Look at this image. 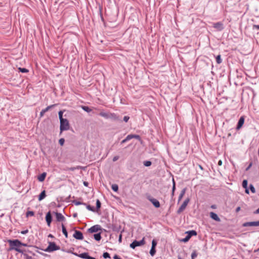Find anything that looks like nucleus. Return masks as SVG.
<instances>
[{
	"instance_id": "obj_14",
	"label": "nucleus",
	"mask_w": 259,
	"mask_h": 259,
	"mask_svg": "<svg viewBox=\"0 0 259 259\" xmlns=\"http://www.w3.org/2000/svg\"><path fill=\"white\" fill-rule=\"evenodd\" d=\"M46 220L48 226H50L51 223L52 221V217L50 211H49L46 216Z\"/></svg>"
},
{
	"instance_id": "obj_13",
	"label": "nucleus",
	"mask_w": 259,
	"mask_h": 259,
	"mask_svg": "<svg viewBox=\"0 0 259 259\" xmlns=\"http://www.w3.org/2000/svg\"><path fill=\"white\" fill-rule=\"evenodd\" d=\"M73 236L75 239L78 240H82L83 238L82 233L80 231L77 230L75 231Z\"/></svg>"
},
{
	"instance_id": "obj_23",
	"label": "nucleus",
	"mask_w": 259,
	"mask_h": 259,
	"mask_svg": "<svg viewBox=\"0 0 259 259\" xmlns=\"http://www.w3.org/2000/svg\"><path fill=\"white\" fill-rule=\"evenodd\" d=\"M61 226H62V232H63V234L65 235L66 238H67L68 237V233H67V231L66 230L65 227L64 226L63 224H62Z\"/></svg>"
},
{
	"instance_id": "obj_62",
	"label": "nucleus",
	"mask_w": 259,
	"mask_h": 259,
	"mask_svg": "<svg viewBox=\"0 0 259 259\" xmlns=\"http://www.w3.org/2000/svg\"><path fill=\"white\" fill-rule=\"evenodd\" d=\"M73 217L75 218V217H76L77 216V214L76 213H74V214H73Z\"/></svg>"
},
{
	"instance_id": "obj_58",
	"label": "nucleus",
	"mask_w": 259,
	"mask_h": 259,
	"mask_svg": "<svg viewBox=\"0 0 259 259\" xmlns=\"http://www.w3.org/2000/svg\"><path fill=\"white\" fill-rule=\"evenodd\" d=\"M127 141V140H125V138L124 140H123L121 142V144H123V143H124L126 142Z\"/></svg>"
},
{
	"instance_id": "obj_17",
	"label": "nucleus",
	"mask_w": 259,
	"mask_h": 259,
	"mask_svg": "<svg viewBox=\"0 0 259 259\" xmlns=\"http://www.w3.org/2000/svg\"><path fill=\"white\" fill-rule=\"evenodd\" d=\"M186 234H187V236L191 238L193 236H196L197 233V232L195 230H191L186 232Z\"/></svg>"
},
{
	"instance_id": "obj_38",
	"label": "nucleus",
	"mask_w": 259,
	"mask_h": 259,
	"mask_svg": "<svg viewBox=\"0 0 259 259\" xmlns=\"http://www.w3.org/2000/svg\"><path fill=\"white\" fill-rule=\"evenodd\" d=\"M152 164V162L150 161H145L144 162V165L145 166H150Z\"/></svg>"
},
{
	"instance_id": "obj_56",
	"label": "nucleus",
	"mask_w": 259,
	"mask_h": 259,
	"mask_svg": "<svg viewBox=\"0 0 259 259\" xmlns=\"http://www.w3.org/2000/svg\"><path fill=\"white\" fill-rule=\"evenodd\" d=\"M27 246V244H26V243H24L21 242V244H20V246Z\"/></svg>"
},
{
	"instance_id": "obj_4",
	"label": "nucleus",
	"mask_w": 259,
	"mask_h": 259,
	"mask_svg": "<svg viewBox=\"0 0 259 259\" xmlns=\"http://www.w3.org/2000/svg\"><path fill=\"white\" fill-rule=\"evenodd\" d=\"M145 243V238H143L140 241H137L135 240L131 244L130 247L133 248L135 249L137 246H140L141 245H144Z\"/></svg>"
},
{
	"instance_id": "obj_8",
	"label": "nucleus",
	"mask_w": 259,
	"mask_h": 259,
	"mask_svg": "<svg viewBox=\"0 0 259 259\" xmlns=\"http://www.w3.org/2000/svg\"><path fill=\"white\" fill-rule=\"evenodd\" d=\"M55 214L57 222H64L65 221V218L60 212H53Z\"/></svg>"
},
{
	"instance_id": "obj_61",
	"label": "nucleus",
	"mask_w": 259,
	"mask_h": 259,
	"mask_svg": "<svg viewBox=\"0 0 259 259\" xmlns=\"http://www.w3.org/2000/svg\"><path fill=\"white\" fill-rule=\"evenodd\" d=\"M49 237H52V238H53V236L52 234H50V235H49Z\"/></svg>"
},
{
	"instance_id": "obj_10",
	"label": "nucleus",
	"mask_w": 259,
	"mask_h": 259,
	"mask_svg": "<svg viewBox=\"0 0 259 259\" xmlns=\"http://www.w3.org/2000/svg\"><path fill=\"white\" fill-rule=\"evenodd\" d=\"M213 27L218 31H221L224 29V24L221 22L214 23L213 24Z\"/></svg>"
},
{
	"instance_id": "obj_47",
	"label": "nucleus",
	"mask_w": 259,
	"mask_h": 259,
	"mask_svg": "<svg viewBox=\"0 0 259 259\" xmlns=\"http://www.w3.org/2000/svg\"><path fill=\"white\" fill-rule=\"evenodd\" d=\"M252 28L253 29H259V25H253L252 26Z\"/></svg>"
},
{
	"instance_id": "obj_12",
	"label": "nucleus",
	"mask_w": 259,
	"mask_h": 259,
	"mask_svg": "<svg viewBox=\"0 0 259 259\" xmlns=\"http://www.w3.org/2000/svg\"><path fill=\"white\" fill-rule=\"evenodd\" d=\"M57 105V104H53L50 106H48L47 107H46L45 109H42L41 112H40V117H42L44 116L45 113L51 109H52L54 107H55Z\"/></svg>"
},
{
	"instance_id": "obj_46",
	"label": "nucleus",
	"mask_w": 259,
	"mask_h": 259,
	"mask_svg": "<svg viewBox=\"0 0 259 259\" xmlns=\"http://www.w3.org/2000/svg\"><path fill=\"white\" fill-rule=\"evenodd\" d=\"M133 138H135V139H138V140H140V137L139 135H133Z\"/></svg>"
},
{
	"instance_id": "obj_25",
	"label": "nucleus",
	"mask_w": 259,
	"mask_h": 259,
	"mask_svg": "<svg viewBox=\"0 0 259 259\" xmlns=\"http://www.w3.org/2000/svg\"><path fill=\"white\" fill-rule=\"evenodd\" d=\"M109 113H106V112H101L100 113H99V115L102 116V117H103L106 119H108V117H109Z\"/></svg>"
},
{
	"instance_id": "obj_42",
	"label": "nucleus",
	"mask_w": 259,
	"mask_h": 259,
	"mask_svg": "<svg viewBox=\"0 0 259 259\" xmlns=\"http://www.w3.org/2000/svg\"><path fill=\"white\" fill-rule=\"evenodd\" d=\"M65 140L63 138H61L59 140V143L61 146H63L64 144Z\"/></svg>"
},
{
	"instance_id": "obj_32",
	"label": "nucleus",
	"mask_w": 259,
	"mask_h": 259,
	"mask_svg": "<svg viewBox=\"0 0 259 259\" xmlns=\"http://www.w3.org/2000/svg\"><path fill=\"white\" fill-rule=\"evenodd\" d=\"M86 205L87 208L88 210H91L93 212L95 211V209L94 207L91 206L90 205Z\"/></svg>"
},
{
	"instance_id": "obj_44",
	"label": "nucleus",
	"mask_w": 259,
	"mask_h": 259,
	"mask_svg": "<svg viewBox=\"0 0 259 259\" xmlns=\"http://www.w3.org/2000/svg\"><path fill=\"white\" fill-rule=\"evenodd\" d=\"M133 138V135H128L126 138L125 140H127V141L131 140Z\"/></svg>"
},
{
	"instance_id": "obj_26",
	"label": "nucleus",
	"mask_w": 259,
	"mask_h": 259,
	"mask_svg": "<svg viewBox=\"0 0 259 259\" xmlns=\"http://www.w3.org/2000/svg\"><path fill=\"white\" fill-rule=\"evenodd\" d=\"M101 206V203L99 199H97L96 201V209L97 211H98Z\"/></svg>"
},
{
	"instance_id": "obj_9",
	"label": "nucleus",
	"mask_w": 259,
	"mask_h": 259,
	"mask_svg": "<svg viewBox=\"0 0 259 259\" xmlns=\"http://www.w3.org/2000/svg\"><path fill=\"white\" fill-rule=\"evenodd\" d=\"M148 199L153 204V205L155 207L158 208L160 207V203L157 199L150 196L148 197Z\"/></svg>"
},
{
	"instance_id": "obj_52",
	"label": "nucleus",
	"mask_w": 259,
	"mask_h": 259,
	"mask_svg": "<svg viewBox=\"0 0 259 259\" xmlns=\"http://www.w3.org/2000/svg\"><path fill=\"white\" fill-rule=\"evenodd\" d=\"M240 209H241L240 207H239V206L237 207L236 208V212H239V211L240 210Z\"/></svg>"
},
{
	"instance_id": "obj_51",
	"label": "nucleus",
	"mask_w": 259,
	"mask_h": 259,
	"mask_svg": "<svg viewBox=\"0 0 259 259\" xmlns=\"http://www.w3.org/2000/svg\"><path fill=\"white\" fill-rule=\"evenodd\" d=\"M114 259H121L120 257H119L117 254H115L114 257Z\"/></svg>"
},
{
	"instance_id": "obj_54",
	"label": "nucleus",
	"mask_w": 259,
	"mask_h": 259,
	"mask_svg": "<svg viewBox=\"0 0 259 259\" xmlns=\"http://www.w3.org/2000/svg\"><path fill=\"white\" fill-rule=\"evenodd\" d=\"M222 161L221 160H220L218 162V165L221 166L222 165Z\"/></svg>"
},
{
	"instance_id": "obj_28",
	"label": "nucleus",
	"mask_w": 259,
	"mask_h": 259,
	"mask_svg": "<svg viewBox=\"0 0 259 259\" xmlns=\"http://www.w3.org/2000/svg\"><path fill=\"white\" fill-rule=\"evenodd\" d=\"M216 61L218 64H221L222 62L221 55H219L216 57Z\"/></svg>"
},
{
	"instance_id": "obj_43",
	"label": "nucleus",
	"mask_w": 259,
	"mask_h": 259,
	"mask_svg": "<svg viewBox=\"0 0 259 259\" xmlns=\"http://www.w3.org/2000/svg\"><path fill=\"white\" fill-rule=\"evenodd\" d=\"M157 245V242L155 240L153 239L152 241V246L151 247L155 248Z\"/></svg>"
},
{
	"instance_id": "obj_39",
	"label": "nucleus",
	"mask_w": 259,
	"mask_h": 259,
	"mask_svg": "<svg viewBox=\"0 0 259 259\" xmlns=\"http://www.w3.org/2000/svg\"><path fill=\"white\" fill-rule=\"evenodd\" d=\"M249 189L252 193H254L255 192V189L254 186H253V185L250 184L249 185Z\"/></svg>"
},
{
	"instance_id": "obj_3",
	"label": "nucleus",
	"mask_w": 259,
	"mask_h": 259,
	"mask_svg": "<svg viewBox=\"0 0 259 259\" xmlns=\"http://www.w3.org/2000/svg\"><path fill=\"white\" fill-rule=\"evenodd\" d=\"M59 249L60 247L57 246L55 242H49L48 246L45 249H44V250L50 252L59 250Z\"/></svg>"
},
{
	"instance_id": "obj_5",
	"label": "nucleus",
	"mask_w": 259,
	"mask_h": 259,
	"mask_svg": "<svg viewBox=\"0 0 259 259\" xmlns=\"http://www.w3.org/2000/svg\"><path fill=\"white\" fill-rule=\"evenodd\" d=\"M190 201V199L189 198H187L182 203V204L181 205V206L179 208V209L177 210V213L180 214L182 211H183L186 206H187L188 203Z\"/></svg>"
},
{
	"instance_id": "obj_11",
	"label": "nucleus",
	"mask_w": 259,
	"mask_h": 259,
	"mask_svg": "<svg viewBox=\"0 0 259 259\" xmlns=\"http://www.w3.org/2000/svg\"><path fill=\"white\" fill-rule=\"evenodd\" d=\"M108 119H111L114 121H121V118L114 113H109Z\"/></svg>"
},
{
	"instance_id": "obj_21",
	"label": "nucleus",
	"mask_w": 259,
	"mask_h": 259,
	"mask_svg": "<svg viewBox=\"0 0 259 259\" xmlns=\"http://www.w3.org/2000/svg\"><path fill=\"white\" fill-rule=\"evenodd\" d=\"M186 191V188H184L181 192V193L179 195L178 201H180L182 198L183 197L184 195H185Z\"/></svg>"
},
{
	"instance_id": "obj_41",
	"label": "nucleus",
	"mask_w": 259,
	"mask_h": 259,
	"mask_svg": "<svg viewBox=\"0 0 259 259\" xmlns=\"http://www.w3.org/2000/svg\"><path fill=\"white\" fill-rule=\"evenodd\" d=\"M82 109L88 112H90V111H91V109L88 106H83Z\"/></svg>"
},
{
	"instance_id": "obj_40",
	"label": "nucleus",
	"mask_w": 259,
	"mask_h": 259,
	"mask_svg": "<svg viewBox=\"0 0 259 259\" xmlns=\"http://www.w3.org/2000/svg\"><path fill=\"white\" fill-rule=\"evenodd\" d=\"M190 238H189V237L187 235L185 238L181 240V241L183 242H187L190 240Z\"/></svg>"
},
{
	"instance_id": "obj_33",
	"label": "nucleus",
	"mask_w": 259,
	"mask_h": 259,
	"mask_svg": "<svg viewBox=\"0 0 259 259\" xmlns=\"http://www.w3.org/2000/svg\"><path fill=\"white\" fill-rule=\"evenodd\" d=\"M64 111L60 110L59 111L58 115H59V118L60 120H61L62 119H64V118H63V114Z\"/></svg>"
},
{
	"instance_id": "obj_27",
	"label": "nucleus",
	"mask_w": 259,
	"mask_h": 259,
	"mask_svg": "<svg viewBox=\"0 0 259 259\" xmlns=\"http://www.w3.org/2000/svg\"><path fill=\"white\" fill-rule=\"evenodd\" d=\"M73 203L75 205H86V204L84 202H80V201H78L77 200H73Z\"/></svg>"
},
{
	"instance_id": "obj_24",
	"label": "nucleus",
	"mask_w": 259,
	"mask_h": 259,
	"mask_svg": "<svg viewBox=\"0 0 259 259\" xmlns=\"http://www.w3.org/2000/svg\"><path fill=\"white\" fill-rule=\"evenodd\" d=\"M94 238L96 241H100L101 239V233H97L94 235Z\"/></svg>"
},
{
	"instance_id": "obj_36",
	"label": "nucleus",
	"mask_w": 259,
	"mask_h": 259,
	"mask_svg": "<svg viewBox=\"0 0 259 259\" xmlns=\"http://www.w3.org/2000/svg\"><path fill=\"white\" fill-rule=\"evenodd\" d=\"M197 256V253L196 250H194L193 252L191 254V259H195V258Z\"/></svg>"
},
{
	"instance_id": "obj_59",
	"label": "nucleus",
	"mask_w": 259,
	"mask_h": 259,
	"mask_svg": "<svg viewBox=\"0 0 259 259\" xmlns=\"http://www.w3.org/2000/svg\"><path fill=\"white\" fill-rule=\"evenodd\" d=\"M211 207L212 208H216V206L215 205H211Z\"/></svg>"
},
{
	"instance_id": "obj_63",
	"label": "nucleus",
	"mask_w": 259,
	"mask_h": 259,
	"mask_svg": "<svg viewBox=\"0 0 259 259\" xmlns=\"http://www.w3.org/2000/svg\"><path fill=\"white\" fill-rule=\"evenodd\" d=\"M37 252H38L39 253L41 254H42V255H46L45 254L43 253H41L39 251H37Z\"/></svg>"
},
{
	"instance_id": "obj_20",
	"label": "nucleus",
	"mask_w": 259,
	"mask_h": 259,
	"mask_svg": "<svg viewBox=\"0 0 259 259\" xmlns=\"http://www.w3.org/2000/svg\"><path fill=\"white\" fill-rule=\"evenodd\" d=\"M46 197V191L43 190L38 196V200L41 201Z\"/></svg>"
},
{
	"instance_id": "obj_49",
	"label": "nucleus",
	"mask_w": 259,
	"mask_h": 259,
	"mask_svg": "<svg viewBox=\"0 0 259 259\" xmlns=\"http://www.w3.org/2000/svg\"><path fill=\"white\" fill-rule=\"evenodd\" d=\"M118 241L119 243H121L122 241V234H120L119 236Z\"/></svg>"
},
{
	"instance_id": "obj_19",
	"label": "nucleus",
	"mask_w": 259,
	"mask_h": 259,
	"mask_svg": "<svg viewBox=\"0 0 259 259\" xmlns=\"http://www.w3.org/2000/svg\"><path fill=\"white\" fill-rule=\"evenodd\" d=\"M242 187L245 189V193L249 194V190L247 189V181L244 180L242 182Z\"/></svg>"
},
{
	"instance_id": "obj_45",
	"label": "nucleus",
	"mask_w": 259,
	"mask_h": 259,
	"mask_svg": "<svg viewBox=\"0 0 259 259\" xmlns=\"http://www.w3.org/2000/svg\"><path fill=\"white\" fill-rule=\"evenodd\" d=\"M129 119H130V117L129 116H125L123 117V121H125V122H127L128 121V120H129Z\"/></svg>"
},
{
	"instance_id": "obj_22",
	"label": "nucleus",
	"mask_w": 259,
	"mask_h": 259,
	"mask_svg": "<svg viewBox=\"0 0 259 259\" xmlns=\"http://www.w3.org/2000/svg\"><path fill=\"white\" fill-rule=\"evenodd\" d=\"M176 190V183L174 178H172V188L171 192V197H173L175 194V191Z\"/></svg>"
},
{
	"instance_id": "obj_6",
	"label": "nucleus",
	"mask_w": 259,
	"mask_h": 259,
	"mask_svg": "<svg viewBox=\"0 0 259 259\" xmlns=\"http://www.w3.org/2000/svg\"><path fill=\"white\" fill-rule=\"evenodd\" d=\"M242 226L244 227H252V226H259V221H255V222H245L242 224Z\"/></svg>"
},
{
	"instance_id": "obj_64",
	"label": "nucleus",
	"mask_w": 259,
	"mask_h": 259,
	"mask_svg": "<svg viewBox=\"0 0 259 259\" xmlns=\"http://www.w3.org/2000/svg\"><path fill=\"white\" fill-rule=\"evenodd\" d=\"M199 167H200L201 169H203L201 165H199Z\"/></svg>"
},
{
	"instance_id": "obj_1",
	"label": "nucleus",
	"mask_w": 259,
	"mask_h": 259,
	"mask_svg": "<svg viewBox=\"0 0 259 259\" xmlns=\"http://www.w3.org/2000/svg\"><path fill=\"white\" fill-rule=\"evenodd\" d=\"M8 242L10 245V250H15L19 253H24V250L19 248L20 247V244H21V242L18 239L12 240H8Z\"/></svg>"
},
{
	"instance_id": "obj_48",
	"label": "nucleus",
	"mask_w": 259,
	"mask_h": 259,
	"mask_svg": "<svg viewBox=\"0 0 259 259\" xmlns=\"http://www.w3.org/2000/svg\"><path fill=\"white\" fill-rule=\"evenodd\" d=\"M119 159V156H114L113 158V161L114 162V161H117L118 159Z\"/></svg>"
},
{
	"instance_id": "obj_16",
	"label": "nucleus",
	"mask_w": 259,
	"mask_h": 259,
	"mask_svg": "<svg viewBox=\"0 0 259 259\" xmlns=\"http://www.w3.org/2000/svg\"><path fill=\"white\" fill-rule=\"evenodd\" d=\"M210 218L217 221V222H220L221 221L220 218L218 217V215L214 212H211L210 213Z\"/></svg>"
},
{
	"instance_id": "obj_35",
	"label": "nucleus",
	"mask_w": 259,
	"mask_h": 259,
	"mask_svg": "<svg viewBox=\"0 0 259 259\" xmlns=\"http://www.w3.org/2000/svg\"><path fill=\"white\" fill-rule=\"evenodd\" d=\"M18 69L19 70V71L21 72H22V73H26V72H28V70L26 68H21V67H19L18 68Z\"/></svg>"
},
{
	"instance_id": "obj_60",
	"label": "nucleus",
	"mask_w": 259,
	"mask_h": 259,
	"mask_svg": "<svg viewBox=\"0 0 259 259\" xmlns=\"http://www.w3.org/2000/svg\"><path fill=\"white\" fill-rule=\"evenodd\" d=\"M251 166V163H250L249 165V166L247 167L246 170H248L250 167Z\"/></svg>"
},
{
	"instance_id": "obj_15",
	"label": "nucleus",
	"mask_w": 259,
	"mask_h": 259,
	"mask_svg": "<svg viewBox=\"0 0 259 259\" xmlns=\"http://www.w3.org/2000/svg\"><path fill=\"white\" fill-rule=\"evenodd\" d=\"M244 122V118L243 116H241L238 122L237 125V129L240 128L243 125V123Z\"/></svg>"
},
{
	"instance_id": "obj_7",
	"label": "nucleus",
	"mask_w": 259,
	"mask_h": 259,
	"mask_svg": "<svg viewBox=\"0 0 259 259\" xmlns=\"http://www.w3.org/2000/svg\"><path fill=\"white\" fill-rule=\"evenodd\" d=\"M101 230L100 226L97 225H94L88 229V232L91 233L97 232L98 231Z\"/></svg>"
},
{
	"instance_id": "obj_18",
	"label": "nucleus",
	"mask_w": 259,
	"mask_h": 259,
	"mask_svg": "<svg viewBox=\"0 0 259 259\" xmlns=\"http://www.w3.org/2000/svg\"><path fill=\"white\" fill-rule=\"evenodd\" d=\"M47 176V174L46 172H43L41 175L38 176L37 179L39 182H43Z\"/></svg>"
},
{
	"instance_id": "obj_50",
	"label": "nucleus",
	"mask_w": 259,
	"mask_h": 259,
	"mask_svg": "<svg viewBox=\"0 0 259 259\" xmlns=\"http://www.w3.org/2000/svg\"><path fill=\"white\" fill-rule=\"evenodd\" d=\"M28 230H25L22 231L21 232V233L22 234H25L27 233H28Z\"/></svg>"
},
{
	"instance_id": "obj_34",
	"label": "nucleus",
	"mask_w": 259,
	"mask_h": 259,
	"mask_svg": "<svg viewBox=\"0 0 259 259\" xmlns=\"http://www.w3.org/2000/svg\"><path fill=\"white\" fill-rule=\"evenodd\" d=\"M34 215V212L33 211H28L26 214V217H28L29 216H33Z\"/></svg>"
},
{
	"instance_id": "obj_57",
	"label": "nucleus",
	"mask_w": 259,
	"mask_h": 259,
	"mask_svg": "<svg viewBox=\"0 0 259 259\" xmlns=\"http://www.w3.org/2000/svg\"><path fill=\"white\" fill-rule=\"evenodd\" d=\"M75 169H76V168L74 167H70L69 168V170H72V171L74 170Z\"/></svg>"
},
{
	"instance_id": "obj_2",
	"label": "nucleus",
	"mask_w": 259,
	"mask_h": 259,
	"mask_svg": "<svg viewBox=\"0 0 259 259\" xmlns=\"http://www.w3.org/2000/svg\"><path fill=\"white\" fill-rule=\"evenodd\" d=\"M60 121V130L61 133L64 131H67L69 128V123L67 119H62Z\"/></svg>"
},
{
	"instance_id": "obj_31",
	"label": "nucleus",
	"mask_w": 259,
	"mask_h": 259,
	"mask_svg": "<svg viewBox=\"0 0 259 259\" xmlns=\"http://www.w3.org/2000/svg\"><path fill=\"white\" fill-rule=\"evenodd\" d=\"M156 253V249L155 248L151 247L150 251V254L151 256H153Z\"/></svg>"
},
{
	"instance_id": "obj_30",
	"label": "nucleus",
	"mask_w": 259,
	"mask_h": 259,
	"mask_svg": "<svg viewBox=\"0 0 259 259\" xmlns=\"http://www.w3.org/2000/svg\"><path fill=\"white\" fill-rule=\"evenodd\" d=\"M111 188L114 192H117L118 190V186L117 184H113Z\"/></svg>"
},
{
	"instance_id": "obj_37",
	"label": "nucleus",
	"mask_w": 259,
	"mask_h": 259,
	"mask_svg": "<svg viewBox=\"0 0 259 259\" xmlns=\"http://www.w3.org/2000/svg\"><path fill=\"white\" fill-rule=\"evenodd\" d=\"M103 257L104 258H110V257L109 253L108 252H104L103 254Z\"/></svg>"
},
{
	"instance_id": "obj_53",
	"label": "nucleus",
	"mask_w": 259,
	"mask_h": 259,
	"mask_svg": "<svg viewBox=\"0 0 259 259\" xmlns=\"http://www.w3.org/2000/svg\"><path fill=\"white\" fill-rule=\"evenodd\" d=\"M83 185L85 186L88 187V185H89V183H88V182L84 181V182H83Z\"/></svg>"
},
{
	"instance_id": "obj_29",
	"label": "nucleus",
	"mask_w": 259,
	"mask_h": 259,
	"mask_svg": "<svg viewBox=\"0 0 259 259\" xmlns=\"http://www.w3.org/2000/svg\"><path fill=\"white\" fill-rule=\"evenodd\" d=\"M120 226H116L115 225L112 226V230L113 231L118 232L120 231Z\"/></svg>"
},
{
	"instance_id": "obj_55",
	"label": "nucleus",
	"mask_w": 259,
	"mask_h": 259,
	"mask_svg": "<svg viewBox=\"0 0 259 259\" xmlns=\"http://www.w3.org/2000/svg\"><path fill=\"white\" fill-rule=\"evenodd\" d=\"M254 213L255 214H257V213H259V208L258 209H257L254 212Z\"/></svg>"
}]
</instances>
